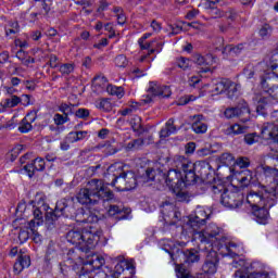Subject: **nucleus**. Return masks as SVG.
Returning a JSON list of instances; mask_svg holds the SVG:
<instances>
[{
    "mask_svg": "<svg viewBox=\"0 0 278 278\" xmlns=\"http://www.w3.org/2000/svg\"><path fill=\"white\" fill-rule=\"evenodd\" d=\"M257 182L261 189L251 190L247 194V202L254 207H275L278 199V169L265 165L257 174Z\"/></svg>",
    "mask_w": 278,
    "mask_h": 278,
    "instance_id": "f257e3e1",
    "label": "nucleus"
},
{
    "mask_svg": "<svg viewBox=\"0 0 278 278\" xmlns=\"http://www.w3.org/2000/svg\"><path fill=\"white\" fill-rule=\"evenodd\" d=\"M198 239L204 244H208L212 249L220 251L222 255L228 257H238V244L230 242L223 235V230L216 224H208L205 229L198 232Z\"/></svg>",
    "mask_w": 278,
    "mask_h": 278,
    "instance_id": "f03ea898",
    "label": "nucleus"
},
{
    "mask_svg": "<svg viewBox=\"0 0 278 278\" xmlns=\"http://www.w3.org/2000/svg\"><path fill=\"white\" fill-rule=\"evenodd\" d=\"M76 200L80 205H98L99 201H114V191L103 180L91 179L78 191Z\"/></svg>",
    "mask_w": 278,
    "mask_h": 278,
    "instance_id": "7ed1b4c3",
    "label": "nucleus"
},
{
    "mask_svg": "<svg viewBox=\"0 0 278 278\" xmlns=\"http://www.w3.org/2000/svg\"><path fill=\"white\" fill-rule=\"evenodd\" d=\"M174 165L176 168L182 170L181 181L184 186H194V184L201 179L199 175H207V169H210V163L205 161L192 163L182 155H176L174 157ZM197 173L199 175H197Z\"/></svg>",
    "mask_w": 278,
    "mask_h": 278,
    "instance_id": "20e7f679",
    "label": "nucleus"
},
{
    "mask_svg": "<svg viewBox=\"0 0 278 278\" xmlns=\"http://www.w3.org/2000/svg\"><path fill=\"white\" fill-rule=\"evenodd\" d=\"M66 240L71 244H75L76 247L71 251H75L76 255H81L83 251H90V249H94L97 242H99V237L97 233H92L90 231H81L79 229H72L66 233Z\"/></svg>",
    "mask_w": 278,
    "mask_h": 278,
    "instance_id": "39448f33",
    "label": "nucleus"
},
{
    "mask_svg": "<svg viewBox=\"0 0 278 278\" xmlns=\"http://www.w3.org/2000/svg\"><path fill=\"white\" fill-rule=\"evenodd\" d=\"M75 214V198H64L56 202L54 211L46 213L45 225L47 229H55L58 225V218L60 216H65V218H71Z\"/></svg>",
    "mask_w": 278,
    "mask_h": 278,
    "instance_id": "423d86ee",
    "label": "nucleus"
},
{
    "mask_svg": "<svg viewBox=\"0 0 278 278\" xmlns=\"http://www.w3.org/2000/svg\"><path fill=\"white\" fill-rule=\"evenodd\" d=\"M166 251L168 252L172 262H179V265L177 267V277H179L181 269L186 270L187 274L190 275V271L186 269L184 264H195V262H199L201 260V257L199 256V251L197 250L184 251L177 248L175 244H173V248Z\"/></svg>",
    "mask_w": 278,
    "mask_h": 278,
    "instance_id": "0eeeda50",
    "label": "nucleus"
},
{
    "mask_svg": "<svg viewBox=\"0 0 278 278\" xmlns=\"http://www.w3.org/2000/svg\"><path fill=\"white\" fill-rule=\"evenodd\" d=\"M68 260L73 262V270H75L77 277L76 278H105V274L98 273L96 276H92V273L88 269V263L84 261L83 255H78L75 250H70L67 253Z\"/></svg>",
    "mask_w": 278,
    "mask_h": 278,
    "instance_id": "6e6552de",
    "label": "nucleus"
},
{
    "mask_svg": "<svg viewBox=\"0 0 278 278\" xmlns=\"http://www.w3.org/2000/svg\"><path fill=\"white\" fill-rule=\"evenodd\" d=\"M121 173L114 174V179L111 182V186L117 190H134L138 186V180L136 179V174L134 172H123L121 167H118Z\"/></svg>",
    "mask_w": 278,
    "mask_h": 278,
    "instance_id": "1a4fd4ad",
    "label": "nucleus"
},
{
    "mask_svg": "<svg viewBox=\"0 0 278 278\" xmlns=\"http://www.w3.org/2000/svg\"><path fill=\"white\" fill-rule=\"evenodd\" d=\"M266 93L257 98L256 112L261 116H266L268 109L278 103V87L266 90Z\"/></svg>",
    "mask_w": 278,
    "mask_h": 278,
    "instance_id": "9d476101",
    "label": "nucleus"
},
{
    "mask_svg": "<svg viewBox=\"0 0 278 278\" xmlns=\"http://www.w3.org/2000/svg\"><path fill=\"white\" fill-rule=\"evenodd\" d=\"M148 94L142 96L141 102L142 103H153L154 97H161L162 99H168L170 97L172 91L170 87L166 85H160L155 81H150V86L148 88Z\"/></svg>",
    "mask_w": 278,
    "mask_h": 278,
    "instance_id": "9b49d317",
    "label": "nucleus"
},
{
    "mask_svg": "<svg viewBox=\"0 0 278 278\" xmlns=\"http://www.w3.org/2000/svg\"><path fill=\"white\" fill-rule=\"evenodd\" d=\"M220 203L224 207L238 210V207H242V203H244V194L240 191H231L228 189L220 194Z\"/></svg>",
    "mask_w": 278,
    "mask_h": 278,
    "instance_id": "f8f14e48",
    "label": "nucleus"
},
{
    "mask_svg": "<svg viewBox=\"0 0 278 278\" xmlns=\"http://www.w3.org/2000/svg\"><path fill=\"white\" fill-rule=\"evenodd\" d=\"M165 177V184L168 186V188H172L173 190L177 188H181L184 186V181H181V169L172 168L167 172V174H164Z\"/></svg>",
    "mask_w": 278,
    "mask_h": 278,
    "instance_id": "ddd939ff",
    "label": "nucleus"
},
{
    "mask_svg": "<svg viewBox=\"0 0 278 278\" xmlns=\"http://www.w3.org/2000/svg\"><path fill=\"white\" fill-rule=\"evenodd\" d=\"M218 254L216 251H211L207 253L204 264L202 265V270L205 275H215L218 270Z\"/></svg>",
    "mask_w": 278,
    "mask_h": 278,
    "instance_id": "4468645a",
    "label": "nucleus"
},
{
    "mask_svg": "<svg viewBox=\"0 0 278 278\" xmlns=\"http://www.w3.org/2000/svg\"><path fill=\"white\" fill-rule=\"evenodd\" d=\"M75 220L84 225L99 223V216L90 210L79 208L75 215Z\"/></svg>",
    "mask_w": 278,
    "mask_h": 278,
    "instance_id": "2eb2a0df",
    "label": "nucleus"
},
{
    "mask_svg": "<svg viewBox=\"0 0 278 278\" xmlns=\"http://www.w3.org/2000/svg\"><path fill=\"white\" fill-rule=\"evenodd\" d=\"M236 278H277V275L273 271L262 270L248 273L242 269H238L235 273Z\"/></svg>",
    "mask_w": 278,
    "mask_h": 278,
    "instance_id": "dca6fc26",
    "label": "nucleus"
},
{
    "mask_svg": "<svg viewBox=\"0 0 278 278\" xmlns=\"http://www.w3.org/2000/svg\"><path fill=\"white\" fill-rule=\"evenodd\" d=\"M193 62H195V64H199V66H205V67H202L201 73H210V66H212V64H214L216 60L212 54H206L205 56L201 54H194Z\"/></svg>",
    "mask_w": 278,
    "mask_h": 278,
    "instance_id": "f3484780",
    "label": "nucleus"
},
{
    "mask_svg": "<svg viewBox=\"0 0 278 278\" xmlns=\"http://www.w3.org/2000/svg\"><path fill=\"white\" fill-rule=\"evenodd\" d=\"M46 168V163H45V159L42 157H37L31 163L27 164L24 166V170H26L28 177H34V175H36V170L37 172H42Z\"/></svg>",
    "mask_w": 278,
    "mask_h": 278,
    "instance_id": "a211bd4d",
    "label": "nucleus"
},
{
    "mask_svg": "<svg viewBox=\"0 0 278 278\" xmlns=\"http://www.w3.org/2000/svg\"><path fill=\"white\" fill-rule=\"evenodd\" d=\"M263 90H271L278 88V75L275 72H269L261 79Z\"/></svg>",
    "mask_w": 278,
    "mask_h": 278,
    "instance_id": "6ab92c4d",
    "label": "nucleus"
},
{
    "mask_svg": "<svg viewBox=\"0 0 278 278\" xmlns=\"http://www.w3.org/2000/svg\"><path fill=\"white\" fill-rule=\"evenodd\" d=\"M29 266H31V258L29 257V255H23V251H20L17 261L13 266L15 275H21V273H23L25 268H29Z\"/></svg>",
    "mask_w": 278,
    "mask_h": 278,
    "instance_id": "aec40b11",
    "label": "nucleus"
},
{
    "mask_svg": "<svg viewBox=\"0 0 278 278\" xmlns=\"http://www.w3.org/2000/svg\"><path fill=\"white\" fill-rule=\"evenodd\" d=\"M253 210V216L255 217L256 223L260 225H266L268 223V218H270V214L268 211L270 207L268 206H255Z\"/></svg>",
    "mask_w": 278,
    "mask_h": 278,
    "instance_id": "412c9836",
    "label": "nucleus"
},
{
    "mask_svg": "<svg viewBox=\"0 0 278 278\" xmlns=\"http://www.w3.org/2000/svg\"><path fill=\"white\" fill-rule=\"evenodd\" d=\"M235 108L237 110L239 118H243V121L247 123V121H249L251 116V109L249 108V103L244 101V99H241L238 101Z\"/></svg>",
    "mask_w": 278,
    "mask_h": 278,
    "instance_id": "4be33fe9",
    "label": "nucleus"
},
{
    "mask_svg": "<svg viewBox=\"0 0 278 278\" xmlns=\"http://www.w3.org/2000/svg\"><path fill=\"white\" fill-rule=\"evenodd\" d=\"M192 131L194 134H206L207 132V124L203 122V115H194L193 123L191 125Z\"/></svg>",
    "mask_w": 278,
    "mask_h": 278,
    "instance_id": "5701e85b",
    "label": "nucleus"
},
{
    "mask_svg": "<svg viewBox=\"0 0 278 278\" xmlns=\"http://www.w3.org/2000/svg\"><path fill=\"white\" fill-rule=\"evenodd\" d=\"M235 177L242 188H247V186H249V184H251L253 180V172L250 169H243Z\"/></svg>",
    "mask_w": 278,
    "mask_h": 278,
    "instance_id": "b1692460",
    "label": "nucleus"
},
{
    "mask_svg": "<svg viewBox=\"0 0 278 278\" xmlns=\"http://www.w3.org/2000/svg\"><path fill=\"white\" fill-rule=\"evenodd\" d=\"M177 131V128L175 127V119L169 118L165 127H163L160 131V137L161 138H168L169 136H173Z\"/></svg>",
    "mask_w": 278,
    "mask_h": 278,
    "instance_id": "393cba45",
    "label": "nucleus"
},
{
    "mask_svg": "<svg viewBox=\"0 0 278 278\" xmlns=\"http://www.w3.org/2000/svg\"><path fill=\"white\" fill-rule=\"evenodd\" d=\"M203 225H205L203 222L193 217V215H190L185 228L189 229L191 233H197V231H199Z\"/></svg>",
    "mask_w": 278,
    "mask_h": 278,
    "instance_id": "a878e982",
    "label": "nucleus"
},
{
    "mask_svg": "<svg viewBox=\"0 0 278 278\" xmlns=\"http://www.w3.org/2000/svg\"><path fill=\"white\" fill-rule=\"evenodd\" d=\"M244 51V43H239L237 46L228 45L223 49V53L226 55H240Z\"/></svg>",
    "mask_w": 278,
    "mask_h": 278,
    "instance_id": "bb28decb",
    "label": "nucleus"
},
{
    "mask_svg": "<svg viewBox=\"0 0 278 278\" xmlns=\"http://www.w3.org/2000/svg\"><path fill=\"white\" fill-rule=\"evenodd\" d=\"M229 86H231V80L222 79L219 83L215 84L213 92H215V94H223V92H227Z\"/></svg>",
    "mask_w": 278,
    "mask_h": 278,
    "instance_id": "cd10ccee",
    "label": "nucleus"
},
{
    "mask_svg": "<svg viewBox=\"0 0 278 278\" xmlns=\"http://www.w3.org/2000/svg\"><path fill=\"white\" fill-rule=\"evenodd\" d=\"M130 127H132V130L136 131L137 134L144 132V127L142 126V118L138 115H135L130 119Z\"/></svg>",
    "mask_w": 278,
    "mask_h": 278,
    "instance_id": "c85d7f7f",
    "label": "nucleus"
},
{
    "mask_svg": "<svg viewBox=\"0 0 278 278\" xmlns=\"http://www.w3.org/2000/svg\"><path fill=\"white\" fill-rule=\"evenodd\" d=\"M29 238H31V230H29L28 222H27L24 228L20 229V232H18L20 244H25V242H27Z\"/></svg>",
    "mask_w": 278,
    "mask_h": 278,
    "instance_id": "c756f323",
    "label": "nucleus"
},
{
    "mask_svg": "<svg viewBox=\"0 0 278 278\" xmlns=\"http://www.w3.org/2000/svg\"><path fill=\"white\" fill-rule=\"evenodd\" d=\"M34 222H28V228L30 231V236L33 237V241L35 244H40L42 242V235L38 232V229H36Z\"/></svg>",
    "mask_w": 278,
    "mask_h": 278,
    "instance_id": "7c9ffc66",
    "label": "nucleus"
},
{
    "mask_svg": "<svg viewBox=\"0 0 278 278\" xmlns=\"http://www.w3.org/2000/svg\"><path fill=\"white\" fill-rule=\"evenodd\" d=\"M240 134H244V127L240 124H233L225 130L226 136H240Z\"/></svg>",
    "mask_w": 278,
    "mask_h": 278,
    "instance_id": "2f4dec72",
    "label": "nucleus"
},
{
    "mask_svg": "<svg viewBox=\"0 0 278 278\" xmlns=\"http://www.w3.org/2000/svg\"><path fill=\"white\" fill-rule=\"evenodd\" d=\"M59 73H61L63 77H68V75H72V73H75V64L63 63L59 65Z\"/></svg>",
    "mask_w": 278,
    "mask_h": 278,
    "instance_id": "473e14b6",
    "label": "nucleus"
},
{
    "mask_svg": "<svg viewBox=\"0 0 278 278\" xmlns=\"http://www.w3.org/2000/svg\"><path fill=\"white\" fill-rule=\"evenodd\" d=\"M144 146V140L143 139H134L130 142H128L125 147L126 151H138L139 149H142Z\"/></svg>",
    "mask_w": 278,
    "mask_h": 278,
    "instance_id": "72a5a7b5",
    "label": "nucleus"
},
{
    "mask_svg": "<svg viewBox=\"0 0 278 278\" xmlns=\"http://www.w3.org/2000/svg\"><path fill=\"white\" fill-rule=\"evenodd\" d=\"M58 257V249L55 248V243H53V241H51L48 244V249L46 252V260L48 262H51V260H55Z\"/></svg>",
    "mask_w": 278,
    "mask_h": 278,
    "instance_id": "f704fd0d",
    "label": "nucleus"
},
{
    "mask_svg": "<svg viewBox=\"0 0 278 278\" xmlns=\"http://www.w3.org/2000/svg\"><path fill=\"white\" fill-rule=\"evenodd\" d=\"M174 192L176 194V201H179L180 203H189L190 202V194L188 192L176 188L174 189Z\"/></svg>",
    "mask_w": 278,
    "mask_h": 278,
    "instance_id": "c9c22d12",
    "label": "nucleus"
},
{
    "mask_svg": "<svg viewBox=\"0 0 278 278\" xmlns=\"http://www.w3.org/2000/svg\"><path fill=\"white\" fill-rule=\"evenodd\" d=\"M106 92H109V94H111L112 97H117V99H123V96L125 94V92L123 91V87L112 85H109L106 87Z\"/></svg>",
    "mask_w": 278,
    "mask_h": 278,
    "instance_id": "e433bc0d",
    "label": "nucleus"
},
{
    "mask_svg": "<svg viewBox=\"0 0 278 278\" xmlns=\"http://www.w3.org/2000/svg\"><path fill=\"white\" fill-rule=\"evenodd\" d=\"M227 97L228 99H231V101H233V99H238V97L240 96V91H238V85H236L235 83H232L230 80V86L227 88Z\"/></svg>",
    "mask_w": 278,
    "mask_h": 278,
    "instance_id": "4c0bfd02",
    "label": "nucleus"
},
{
    "mask_svg": "<svg viewBox=\"0 0 278 278\" xmlns=\"http://www.w3.org/2000/svg\"><path fill=\"white\" fill-rule=\"evenodd\" d=\"M21 98L17 96H11L2 102V108H16L21 103Z\"/></svg>",
    "mask_w": 278,
    "mask_h": 278,
    "instance_id": "58836bf2",
    "label": "nucleus"
},
{
    "mask_svg": "<svg viewBox=\"0 0 278 278\" xmlns=\"http://www.w3.org/2000/svg\"><path fill=\"white\" fill-rule=\"evenodd\" d=\"M34 129V126L27 122V119H22L18 124L17 130L20 134H29Z\"/></svg>",
    "mask_w": 278,
    "mask_h": 278,
    "instance_id": "ea45409f",
    "label": "nucleus"
},
{
    "mask_svg": "<svg viewBox=\"0 0 278 278\" xmlns=\"http://www.w3.org/2000/svg\"><path fill=\"white\" fill-rule=\"evenodd\" d=\"M176 64L178 68H181L182 71H188V68L192 66V61H190V59L180 56L176 60Z\"/></svg>",
    "mask_w": 278,
    "mask_h": 278,
    "instance_id": "a19ab883",
    "label": "nucleus"
},
{
    "mask_svg": "<svg viewBox=\"0 0 278 278\" xmlns=\"http://www.w3.org/2000/svg\"><path fill=\"white\" fill-rule=\"evenodd\" d=\"M218 29L222 34H227V31H230V34H240V28H233L231 24H219Z\"/></svg>",
    "mask_w": 278,
    "mask_h": 278,
    "instance_id": "79ce46f5",
    "label": "nucleus"
},
{
    "mask_svg": "<svg viewBox=\"0 0 278 278\" xmlns=\"http://www.w3.org/2000/svg\"><path fill=\"white\" fill-rule=\"evenodd\" d=\"M216 3H220V0H202L200 5L210 14L211 10L216 8Z\"/></svg>",
    "mask_w": 278,
    "mask_h": 278,
    "instance_id": "37998d69",
    "label": "nucleus"
},
{
    "mask_svg": "<svg viewBox=\"0 0 278 278\" xmlns=\"http://www.w3.org/2000/svg\"><path fill=\"white\" fill-rule=\"evenodd\" d=\"M258 34L264 40L268 39L269 36H273V26L268 24L263 25Z\"/></svg>",
    "mask_w": 278,
    "mask_h": 278,
    "instance_id": "c03bdc74",
    "label": "nucleus"
},
{
    "mask_svg": "<svg viewBox=\"0 0 278 278\" xmlns=\"http://www.w3.org/2000/svg\"><path fill=\"white\" fill-rule=\"evenodd\" d=\"M34 219H31L29 223H34L35 227H40L42 225V211L40 208H35L34 212Z\"/></svg>",
    "mask_w": 278,
    "mask_h": 278,
    "instance_id": "a18cd8bd",
    "label": "nucleus"
},
{
    "mask_svg": "<svg viewBox=\"0 0 278 278\" xmlns=\"http://www.w3.org/2000/svg\"><path fill=\"white\" fill-rule=\"evenodd\" d=\"M74 108L75 105L73 104L62 103L60 105V112H62L63 116H67L68 118V116L75 114Z\"/></svg>",
    "mask_w": 278,
    "mask_h": 278,
    "instance_id": "49530a36",
    "label": "nucleus"
},
{
    "mask_svg": "<svg viewBox=\"0 0 278 278\" xmlns=\"http://www.w3.org/2000/svg\"><path fill=\"white\" fill-rule=\"evenodd\" d=\"M105 264V258L103 256H96L93 260L89 261V266H92L94 270H99Z\"/></svg>",
    "mask_w": 278,
    "mask_h": 278,
    "instance_id": "de8ad7c7",
    "label": "nucleus"
},
{
    "mask_svg": "<svg viewBox=\"0 0 278 278\" xmlns=\"http://www.w3.org/2000/svg\"><path fill=\"white\" fill-rule=\"evenodd\" d=\"M97 108L103 110V112H110V110H112V103H110L108 99H102L97 102Z\"/></svg>",
    "mask_w": 278,
    "mask_h": 278,
    "instance_id": "09e8293b",
    "label": "nucleus"
},
{
    "mask_svg": "<svg viewBox=\"0 0 278 278\" xmlns=\"http://www.w3.org/2000/svg\"><path fill=\"white\" fill-rule=\"evenodd\" d=\"M129 64V61H127V56L125 54H119L115 58V65L119 68H125Z\"/></svg>",
    "mask_w": 278,
    "mask_h": 278,
    "instance_id": "8fccbe9b",
    "label": "nucleus"
},
{
    "mask_svg": "<svg viewBox=\"0 0 278 278\" xmlns=\"http://www.w3.org/2000/svg\"><path fill=\"white\" fill-rule=\"evenodd\" d=\"M244 142L247 144H255V142H260V136L255 132L248 134L244 136Z\"/></svg>",
    "mask_w": 278,
    "mask_h": 278,
    "instance_id": "3c124183",
    "label": "nucleus"
},
{
    "mask_svg": "<svg viewBox=\"0 0 278 278\" xmlns=\"http://www.w3.org/2000/svg\"><path fill=\"white\" fill-rule=\"evenodd\" d=\"M224 116L225 118H240L236 106L226 109L224 112Z\"/></svg>",
    "mask_w": 278,
    "mask_h": 278,
    "instance_id": "603ef678",
    "label": "nucleus"
},
{
    "mask_svg": "<svg viewBox=\"0 0 278 278\" xmlns=\"http://www.w3.org/2000/svg\"><path fill=\"white\" fill-rule=\"evenodd\" d=\"M22 151H23V146H21V144L15 146L9 153V155L11 157V162H14V160H16L18 157V155L21 154Z\"/></svg>",
    "mask_w": 278,
    "mask_h": 278,
    "instance_id": "864d4df0",
    "label": "nucleus"
},
{
    "mask_svg": "<svg viewBox=\"0 0 278 278\" xmlns=\"http://www.w3.org/2000/svg\"><path fill=\"white\" fill-rule=\"evenodd\" d=\"M68 121H71V118H68V116H66V115H62L60 113H56L54 115V123L58 126L64 125L65 123H68Z\"/></svg>",
    "mask_w": 278,
    "mask_h": 278,
    "instance_id": "5fc2aeb1",
    "label": "nucleus"
},
{
    "mask_svg": "<svg viewBox=\"0 0 278 278\" xmlns=\"http://www.w3.org/2000/svg\"><path fill=\"white\" fill-rule=\"evenodd\" d=\"M193 217H195L205 225V220H207V213L203 208H199L195 211Z\"/></svg>",
    "mask_w": 278,
    "mask_h": 278,
    "instance_id": "6e6d98bb",
    "label": "nucleus"
},
{
    "mask_svg": "<svg viewBox=\"0 0 278 278\" xmlns=\"http://www.w3.org/2000/svg\"><path fill=\"white\" fill-rule=\"evenodd\" d=\"M224 18L236 21V18H238V12L235 9H228L224 11Z\"/></svg>",
    "mask_w": 278,
    "mask_h": 278,
    "instance_id": "4d7b16f0",
    "label": "nucleus"
},
{
    "mask_svg": "<svg viewBox=\"0 0 278 278\" xmlns=\"http://www.w3.org/2000/svg\"><path fill=\"white\" fill-rule=\"evenodd\" d=\"M219 161L222 164L229 166V164H231L233 162V155H231V153H223L219 156Z\"/></svg>",
    "mask_w": 278,
    "mask_h": 278,
    "instance_id": "13d9d810",
    "label": "nucleus"
},
{
    "mask_svg": "<svg viewBox=\"0 0 278 278\" xmlns=\"http://www.w3.org/2000/svg\"><path fill=\"white\" fill-rule=\"evenodd\" d=\"M36 118H38V111L34 110L30 111L26 114V116L24 117V119L29 123L30 125L33 123H36Z\"/></svg>",
    "mask_w": 278,
    "mask_h": 278,
    "instance_id": "bf43d9fd",
    "label": "nucleus"
},
{
    "mask_svg": "<svg viewBox=\"0 0 278 278\" xmlns=\"http://www.w3.org/2000/svg\"><path fill=\"white\" fill-rule=\"evenodd\" d=\"M208 14L212 16V18H223L225 16V11L215 7L208 12Z\"/></svg>",
    "mask_w": 278,
    "mask_h": 278,
    "instance_id": "052dcab7",
    "label": "nucleus"
},
{
    "mask_svg": "<svg viewBox=\"0 0 278 278\" xmlns=\"http://www.w3.org/2000/svg\"><path fill=\"white\" fill-rule=\"evenodd\" d=\"M212 192L216 195L219 194V197L223 194V192L227 191L228 189L225 188V185H213L211 188Z\"/></svg>",
    "mask_w": 278,
    "mask_h": 278,
    "instance_id": "680f3d73",
    "label": "nucleus"
},
{
    "mask_svg": "<svg viewBox=\"0 0 278 278\" xmlns=\"http://www.w3.org/2000/svg\"><path fill=\"white\" fill-rule=\"evenodd\" d=\"M236 164L240 168H247V167H249L251 162L249 161V157H239V159H237Z\"/></svg>",
    "mask_w": 278,
    "mask_h": 278,
    "instance_id": "e2e57ef3",
    "label": "nucleus"
},
{
    "mask_svg": "<svg viewBox=\"0 0 278 278\" xmlns=\"http://www.w3.org/2000/svg\"><path fill=\"white\" fill-rule=\"evenodd\" d=\"M75 116H77V118H88V116H90V111L88 109H78L75 112Z\"/></svg>",
    "mask_w": 278,
    "mask_h": 278,
    "instance_id": "0e129e2a",
    "label": "nucleus"
},
{
    "mask_svg": "<svg viewBox=\"0 0 278 278\" xmlns=\"http://www.w3.org/2000/svg\"><path fill=\"white\" fill-rule=\"evenodd\" d=\"M53 3V0H42V10L46 12V14H49L51 12V5Z\"/></svg>",
    "mask_w": 278,
    "mask_h": 278,
    "instance_id": "69168bd1",
    "label": "nucleus"
},
{
    "mask_svg": "<svg viewBox=\"0 0 278 278\" xmlns=\"http://www.w3.org/2000/svg\"><path fill=\"white\" fill-rule=\"evenodd\" d=\"M121 212H123V208H121L118 205H110V216H116V214H121Z\"/></svg>",
    "mask_w": 278,
    "mask_h": 278,
    "instance_id": "338daca9",
    "label": "nucleus"
},
{
    "mask_svg": "<svg viewBox=\"0 0 278 278\" xmlns=\"http://www.w3.org/2000/svg\"><path fill=\"white\" fill-rule=\"evenodd\" d=\"M58 60H59L58 55H55V54L50 55V60H49L50 68H58V66H59Z\"/></svg>",
    "mask_w": 278,
    "mask_h": 278,
    "instance_id": "774afa93",
    "label": "nucleus"
}]
</instances>
